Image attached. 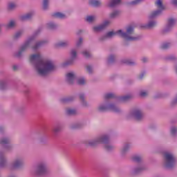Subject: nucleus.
Instances as JSON below:
<instances>
[{"instance_id": "f257e3e1", "label": "nucleus", "mask_w": 177, "mask_h": 177, "mask_svg": "<svg viewBox=\"0 0 177 177\" xmlns=\"http://www.w3.org/2000/svg\"><path fill=\"white\" fill-rule=\"evenodd\" d=\"M30 62L32 64L39 75H46L50 71L55 70L56 66L53 62L48 59H44L41 54H34L30 55Z\"/></svg>"}, {"instance_id": "f03ea898", "label": "nucleus", "mask_w": 177, "mask_h": 177, "mask_svg": "<svg viewBox=\"0 0 177 177\" xmlns=\"http://www.w3.org/2000/svg\"><path fill=\"white\" fill-rule=\"evenodd\" d=\"M133 34V27L129 26L127 28V32H123L122 30H119L116 32L110 31L108 32L105 36V38H113V37H115V35H119V37H122V38H124L125 41H138L139 37H133L132 35Z\"/></svg>"}, {"instance_id": "7ed1b4c3", "label": "nucleus", "mask_w": 177, "mask_h": 177, "mask_svg": "<svg viewBox=\"0 0 177 177\" xmlns=\"http://www.w3.org/2000/svg\"><path fill=\"white\" fill-rule=\"evenodd\" d=\"M155 5L157 6L158 10L152 12L149 16V19L151 20V19H154L155 17H157V16H160L161 15V12L162 10H164V6H162V1L161 0H157L155 3Z\"/></svg>"}, {"instance_id": "20e7f679", "label": "nucleus", "mask_w": 177, "mask_h": 177, "mask_svg": "<svg viewBox=\"0 0 177 177\" xmlns=\"http://www.w3.org/2000/svg\"><path fill=\"white\" fill-rule=\"evenodd\" d=\"M165 167L166 168H172L175 165L176 160L174 155L169 153H165Z\"/></svg>"}, {"instance_id": "39448f33", "label": "nucleus", "mask_w": 177, "mask_h": 177, "mask_svg": "<svg viewBox=\"0 0 177 177\" xmlns=\"http://www.w3.org/2000/svg\"><path fill=\"white\" fill-rule=\"evenodd\" d=\"M107 142H109V137L107 136H104L97 140L90 141L88 145H90V146H95L97 143H107Z\"/></svg>"}, {"instance_id": "423d86ee", "label": "nucleus", "mask_w": 177, "mask_h": 177, "mask_svg": "<svg viewBox=\"0 0 177 177\" xmlns=\"http://www.w3.org/2000/svg\"><path fill=\"white\" fill-rule=\"evenodd\" d=\"M109 24H110V21H105L103 24L100 25L98 26H95L93 28V30L95 32H99V31H102V30H104V28H106V26H108Z\"/></svg>"}, {"instance_id": "0eeeda50", "label": "nucleus", "mask_w": 177, "mask_h": 177, "mask_svg": "<svg viewBox=\"0 0 177 177\" xmlns=\"http://www.w3.org/2000/svg\"><path fill=\"white\" fill-rule=\"evenodd\" d=\"M32 41V39H29L28 40V41L21 47L20 50L18 52V53L17 55V56L18 57H19V56H20L21 55V53H23V52H24V50H26V49L27 48H28V46H30V44H31Z\"/></svg>"}, {"instance_id": "6e6552de", "label": "nucleus", "mask_w": 177, "mask_h": 177, "mask_svg": "<svg viewBox=\"0 0 177 177\" xmlns=\"http://www.w3.org/2000/svg\"><path fill=\"white\" fill-rule=\"evenodd\" d=\"M132 115L134 116V118H136L137 121H140V120L143 118V113L140 110L134 111L132 113Z\"/></svg>"}, {"instance_id": "1a4fd4ad", "label": "nucleus", "mask_w": 177, "mask_h": 177, "mask_svg": "<svg viewBox=\"0 0 177 177\" xmlns=\"http://www.w3.org/2000/svg\"><path fill=\"white\" fill-rule=\"evenodd\" d=\"M75 80V75L74 73H68L66 74V81L69 84H73L74 82V80Z\"/></svg>"}, {"instance_id": "9d476101", "label": "nucleus", "mask_w": 177, "mask_h": 177, "mask_svg": "<svg viewBox=\"0 0 177 177\" xmlns=\"http://www.w3.org/2000/svg\"><path fill=\"white\" fill-rule=\"evenodd\" d=\"M46 171V168L45 167V165H40L37 167V175H44Z\"/></svg>"}, {"instance_id": "9b49d317", "label": "nucleus", "mask_w": 177, "mask_h": 177, "mask_svg": "<svg viewBox=\"0 0 177 177\" xmlns=\"http://www.w3.org/2000/svg\"><path fill=\"white\" fill-rule=\"evenodd\" d=\"M120 3H121V0H111L109 6V8H114V6L120 5Z\"/></svg>"}, {"instance_id": "f8f14e48", "label": "nucleus", "mask_w": 177, "mask_h": 177, "mask_svg": "<svg viewBox=\"0 0 177 177\" xmlns=\"http://www.w3.org/2000/svg\"><path fill=\"white\" fill-rule=\"evenodd\" d=\"M88 3L91 6H100L102 5V3L97 0H91Z\"/></svg>"}, {"instance_id": "ddd939ff", "label": "nucleus", "mask_w": 177, "mask_h": 177, "mask_svg": "<svg viewBox=\"0 0 177 177\" xmlns=\"http://www.w3.org/2000/svg\"><path fill=\"white\" fill-rule=\"evenodd\" d=\"M53 17H56L57 19H65L66 15L62 12H55L53 14Z\"/></svg>"}, {"instance_id": "4468645a", "label": "nucleus", "mask_w": 177, "mask_h": 177, "mask_svg": "<svg viewBox=\"0 0 177 177\" xmlns=\"http://www.w3.org/2000/svg\"><path fill=\"white\" fill-rule=\"evenodd\" d=\"M21 165H23V160L18 159L14 162L13 167L14 168H20Z\"/></svg>"}, {"instance_id": "2eb2a0df", "label": "nucleus", "mask_w": 177, "mask_h": 177, "mask_svg": "<svg viewBox=\"0 0 177 177\" xmlns=\"http://www.w3.org/2000/svg\"><path fill=\"white\" fill-rule=\"evenodd\" d=\"M31 17H32V14L28 13L26 15L21 16V20H22V21H24L26 20H29V19H31Z\"/></svg>"}, {"instance_id": "dca6fc26", "label": "nucleus", "mask_w": 177, "mask_h": 177, "mask_svg": "<svg viewBox=\"0 0 177 177\" xmlns=\"http://www.w3.org/2000/svg\"><path fill=\"white\" fill-rule=\"evenodd\" d=\"M66 114H68V115H74L77 114V111H75V109H68L66 110Z\"/></svg>"}, {"instance_id": "f3484780", "label": "nucleus", "mask_w": 177, "mask_h": 177, "mask_svg": "<svg viewBox=\"0 0 177 177\" xmlns=\"http://www.w3.org/2000/svg\"><path fill=\"white\" fill-rule=\"evenodd\" d=\"M109 110L111 111H114L115 113H118V111H120V109L115 106L114 104H111L109 106Z\"/></svg>"}, {"instance_id": "a211bd4d", "label": "nucleus", "mask_w": 177, "mask_h": 177, "mask_svg": "<svg viewBox=\"0 0 177 177\" xmlns=\"http://www.w3.org/2000/svg\"><path fill=\"white\" fill-rule=\"evenodd\" d=\"M175 24V19H169L168 20V24H167V28H171L172 26Z\"/></svg>"}, {"instance_id": "6ab92c4d", "label": "nucleus", "mask_w": 177, "mask_h": 177, "mask_svg": "<svg viewBox=\"0 0 177 177\" xmlns=\"http://www.w3.org/2000/svg\"><path fill=\"white\" fill-rule=\"evenodd\" d=\"M68 43L66 41H60L59 43L55 44L56 48L67 46Z\"/></svg>"}, {"instance_id": "aec40b11", "label": "nucleus", "mask_w": 177, "mask_h": 177, "mask_svg": "<svg viewBox=\"0 0 177 177\" xmlns=\"http://www.w3.org/2000/svg\"><path fill=\"white\" fill-rule=\"evenodd\" d=\"M155 21H150L147 25L145 26V28H153V27H155L156 26Z\"/></svg>"}, {"instance_id": "412c9836", "label": "nucleus", "mask_w": 177, "mask_h": 177, "mask_svg": "<svg viewBox=\"0 0 177 177\" xmlns=\"http://www.w3.org/2000/svg\"><path fill=\"white\" fill-rule=\"evenodd\" d=\"M95 19V17L93 16H88L86 17V20L88 23H92V21H94Z\"/></svg>"}, {"instance_id": "4be33fe9", "label": "nucleus", "mask_w": 177, "mask_h": 177, "mask_svg": "<svg viewBox=\"0 0 177 177\" xmlns=\"http://www.w3.org/2000/svg\"><path fill=\"white\" fill-rule=\"evenodd\" d=\"M115 97V95L113 93H107L104 95V99H113Z\"/></svg>"}, {"instance_id": "5701e85b", "label": "nucleus", "mask_w": 177, "mask_h": 177, "mask_svg": "<svg viewBox=\"0 0 177 177\" xmlns=\"http://www.w3.org/2000/svg\"><path fill=\"white\" fill-rule=\"evenodd\" d=\"M48 3H49V1L48 0H44V1H43V9L44 10H46V9H48Z\"/></svg>"}, {"instance_id": "b1692460", "label": "nucleus", "mask_w": 177, "mask_h": 177, "mask_svg": "<svg viewBox=\"0 0 177 177\" xmlns=\"http://www.w3.org/2000/svg\"><path fill=\"white\" fill-rule=\"evenodd\" d=\"M131 97H132V96L125 95V96L121 97L120 100H122V102H127V100H129V99H131Z\"/></svg>"}, {"instance_id": "393cba45", "label": "nucleus", "mask_w": 177, "mask_h": 177, "mask_svg": "<svg viewBox=\"0 0 177 177\" xmlns=\"http://www.w3.org/2000/svg\"><path fill=\"white\" fill-rule=\"evenodd\" d=\"M118 15H120V12L115 11L110 15V17H111V19H114L115 17H117V16H118Z\"/></svg>"}, {"instance_id": "a878e982", "label": "nucleus", "mask_w": 177, "mask_h": 177, "mask_svg": "<svg viewBox=\"0 0 177 177\" xmlns=\"http://www.w3.org/2000/svg\"><path fill=\"white\" fill-rule=\"evenodd\" d=\"M55 133H57V132H60L62 131V127L60 126H56L53 129Z\"/></svg>"}, {"instance_id": "bb28decb", "label": "nucleus", "mask_w": 177, "mask_h": 177, "mask_svg": "<svg viewBox=\"0 0 177 177\" xmlns=\"http://www.w3.org/2000/svg\"><path fill=\"white\" fill-rule=\"evenodd\" d=\"M85 82L86 81H85V79H84V77H82L77 80L78 85H84Z\"/></svg>"}, {"instance_id": "cd10ccee", "label": "nucleus", "mask_w": 177, "mask_h": 177, "mask_svg": "<svg viewBox=\"0 0 177 177\" xmlns=\"http://www.w3.org/2000/svg\"><path fill=\"white\" fill-rule=\"evenodd\" d=\"M42 44H44V41L37 43L35 46L32 47L33 50H37V49H38V48H39Z\"/></svg>"}, {"instance_id": "c85d7f7f", "label": "nucleus", "mask_w": 177, "mask_h": 177, "mask_svg": "<svg viewBox=\"0 0 177 177\" xmlns=\"http://www.w3.org/2000/svg\"><path fill=\"white\" fill-rule=\"evenodd\" d=\"M15 23L14 22V21H10L8 24L6 26L7 28H12L13 27H15Z\"/></svg>"}, {"instance_id": "c756f323", "label": "nucleus", "mask_w": 177, "mask_h": 177, "mask_svg": "<svg viewBox=\"0 0 177 177\" xmlns=\"http://www.w3.org/2000/svg\"><path fill=\"white\" fill-rule=\"evenodd\" d=\"M71 55L73 59H75V57H77V51H75V50H72L71 52Z\"/></svg>"}, {"instance_id": "7c9ffc66", "label": "nucleus", "mask_w": 177, "mask_h": 177, "mask_svg": "<svg viewBox=\"0 0 177 177\" xmlns=\"http://www.w3.org/2000/svg\"><path fill=\"white\" fill-rule=\"evenodd\" d=\"M9 143V140L8 138H3L0 140V145H6Z\"/></svg>"}, {"instance_id": "2f4dec72", "label": "nucleus", "mask_w": 177, "mask_h": 177, "mask_svg": "<svg viewBox=\"0 0 177 177\" xmlns=\"http://www.w3.org/2000/svg\"><path fill=\"white\" fill-rule=\"evenodd\" d=\"M133 160L136 162H140V161L142 160V158H140V156H136L133 158Z\"/></svg>"}, {"instance_id": "473e14b6", "label": "nucleus", "mask_w": 177, "mask_h": 177, "mask_svg": "<svg viewBox=\"0 0 177 177\" xmlns=\"http://www.w3.org/2000/svg\"><path fill=\"white\" fill-rule=\"evenodd\" d=\"M15 8H16V4H15L14 3H10L8 5V9L10 10H12L13 9H15Z\"/></svg>"}, {"instance_id": "72a5a7b5", "label": "nucleus", "mask_w": 177, "mask_h": 177, "mask_svg": "<svg viewBox=\"0 0 177 177\" xmlns=\"http://www.w3.org/2000/svg\"><path fill=\"white\" fill-rule=\"evenodd\" d=\"M170 44L169 43H165L161 46L162 49H168L169 48Z\"/></svg>"}, {"instance_id": "f704fd0d", "label": "nucleus", "mask_w": 177, "mask_h": 177, "mask_svg": "<svg viewBox=\"0 0 177 177\" xmlns=\"http://www.w3.org/2000/svg\"><path fill=\"white\" fill-rule=\"evenodd\" d=\"M143 0H134L131 3H130V5H138V3H140V2H142Z\"/></svg>"}, {"instance_id": "c9c22d12", "label": "nucleus", "mask_w": 177, "mask_h": 177, "mask_svg": "<svg viewBox=\"0 0 177 177\" xmlns=\"http://www.w3.org/2000/svg\"><path fill=\"white\" fill-rule=\"evenodd\" d=\"M5 163V159L2 156L0 155V167H3V164Z\"/></svg>"}, {"instance_id": "e433bc0d", "label": "nucleus", "mask_w": 177, "mask_h": 177, "mask_svg": "<svg viewBox=\"0 0 177 177\" xmlns=\"http://www.w3.org/2000/svg\"><path fill=\"white\" fill-rule=\"evenodd\" d=\"M83 55L84 56V57H91V53L88 52V51H84L82 53Z\"/></svg>"}, {"instance_id": "4c0bfd02", "label": "nucleus", "mask_w": 177, "mask_h": 177, "mask_svg": "<svg viewBox=\"0 0 177 177\" xmlns=\"http://www.w3.org/2000/svg\"><path fill=\"white\" fill-rule=\"evenodd\" d=\"M98 110L100 111H106L107 110V107L104 106H101L98 108Z\"/></svg>"}, {"instance_id": "58836bf2", "label": "nucleus", "mask_w": 177, "mask_h": 177, "mask_svg": "<svg viewBox=\"0 0 177 177\" xmlns=\"http://www.w3.org/2000/svg\"><path fill=\"white\" fill-rule=\"evenodd\" d=\"M105 149H106V150H107V151H110V150H113V146L106 145L105 146Z\"/></svg>"}, {"instance_id": "ea45409f", "label": "nucleus", "mask_w": 177, "mask_h": 177, "mask_svg": "<svg viewBox=\"0 0 177 177\" xmlns=\"http://www.w3.org/2000/svg\"><path fill=\"white\" fill-rule=\"evenodd\" d=\"M140 95V96L142 97H145L147 96V92H146V91H141Z\"/></svg>"}, {"instance_id": "a19ab883", "label": "nucleus", "mask_w": 177, "mask_h": 177, "mask_svg": "<svg viewBox=\"0 0 177 177\" xmlns=\"http://www.w3.org/2000/svg\"><path fill=\"white\" fill-rule=\"evenodd\" d=\"M128 149H129V145H127L122 150V153H125L127 151V150H128Z\"/></svg>"}, {"instance_id": "79ce46f5", "label": "nucleus", "mask_w": 177, "mask_h": 177, "mask_svg": "<svg viewBox=\"0 0 177 177\" xmlns=\"http://www.w3.org/2000/svg\"><path fill=\"white\" fill-rule=\"evenodd\" d=\"M115 57L114 55H111L109 58V63H111V62H114Z\"/></svg>"}, {"instance_id": "37998d69", "label": "nucleus", "mask_w": 177, "mask_h": 177, "mask_svg": "<svg viewBox=\"0 0 177 177\" xmlns=\"http://www.w3.org/2000/svg\"><path fill=\"white\" fill-rule=\"evenodd\" d=\"M86 71H88V73H89V74H91L92 73V66H87Z\"/></svg>"}, {"instance_id": "c03bdc74", "label": "nucleus", "mask_w": 177, "mask_h": 177, "mask_svg": "<svg viewBox=\"0 0 177 177\" xmlns=\"http://www.w3.org/2000/svg\"><path fill=\"white\" fill-rule=\"evenodd\" d=\"M48 28H55L56 27V25H55L53 23H50L48 24Z\"/></svg>"}, {"instance_id": "a18cd8bd", "label": "nucleus", "mask_w": 177, "mask_h": 177, "mask_svg": "<svg viewBox=\"0 0 177 177\" xmlns=\"http://www.w3.org/2000/svg\"><path fill=\"white\" fill-rule=\"evenodd\" d=\"M177 132V129L175 127H173L171 130V135H175V133Z\"/></svg>"}, {"instance_id": "49530a36", "label": "nucleus", "mask_w": 177, "mask_h": 177, "mask_svg": "<svg viewBox=\"0 0 177 177\" xmlns=\"http://www.w3.org/2000/svg\"><path fill=\"white\" fill-rule=\"evenodd\" d=\"M124 63L126 64H129L130 66H132L133 64H134V63L133 62H131L129 60L124 61Z\"/></svg>"}, {"instance_id": "de8ad7c7", "label": "nucleus", "mask_w": 177, "mask_h": 177, "mask_svg": "<svg viewBox=\"0 0 177 177\" xmlns=\"http://www.w3.org/2000/svg\"><path fill=\"white\" fill-rule=\"evenodd\" d=\"M20 35H21V32H17L15 35V38H19Z\"/></svg>"}, {"instance_id": "09e8293b", "label": "nucleus", "mask_w": 177, "mask_h": 177, "mask_svg": "<svg viewBox=\"0 0 177 177\" xmlns=\"http://www.w3.org/2000/svg\"><path fill=\"white\" fill-rule=\"evenodd\" d=\"M81 44H82V39L80 38L77 43V46H80V45H81Z\"/></svg>"}, {"instance_id": "8fccbe9b", "label": "nucleus", "mask_w": 177, "mask_h": 177, "mask_svg": "<svg viewBox=\"0 0 177 177\" xmlns=\"http://www.w3.org/2000/svg\"><path fill=\"white\" fill-rule=\"evenodd\" d=\"M171 3L173 5H175V6H177V0H172Z\"/></svg>"}, {"instance_id": "3c124183", "label": "nucleus", "mask_w": 177, "mask_h": 177, "mask_svg": "<svg viewBox=\"0 0 177 177\" xmlns=\"http://www.w3.org/2000/svg\"><path fill=\"white\" fill-rule=\"evenodd\" d=\"M142 60L143 63H146V62H147V58L144 57V58H142Z\"/></svg>"}, {"instance_id": "603ef678", "label": "nucleus", "mask_w": 177, "mask_h": 177, "mask_svg": "<svg viewBox=\"0 0 177 177\" xmlns=\"http://www.w3.org/2000/svg\"><path fill=\"white\" fill-rule=\"evenodd\" d=\"M80 97L81 100H84V94H81L80 95Z\"/></svg>"}, {"instance_id": "864d4df0", "label": "nucleus", "mask_w": 177, "mask_h": 177, "mask_svg": "<svg viewBox=\"0 0 177 177\" xmlns=\"http://www.w3.org/2000/svg\"><path fill=\"white\" fill-rule=\"evenodd\" d=\"M143 75H145L144 73H142V75H140L139 76V79H140V80H142V79L143 78Z\"/></svg>"}, {"instance_id": "5fc2aeb1", "label": "nucleus", "mask_w": 177, "mask_h": 177, "mask_svg": "<svg viewBox=\"0 0 177 177\" xmlns=\"http://www.w3.org/2000/svg\"><path fill=\"white\" fill-rule=\"evenodd\" d=\"M12 68H13L14 71H16V70H17V66H14Z\"/></svg>"}, {"instance_id": "6e6d98bb", "label": "nucleus", "mask_w": 177, "mask_h": 177, "mask_svg": "<svg viewBox=\"0 0 177 177\" xmlns=\"http://www.w3.org/2000/svg\"><path fill=\"white\" fill-rule=\"evenodd\" d=\"M70 100H64V102H68Z\"/></svg>"}, {"instance_id": "4d7b16f0", "label": "nucleus", "mask_w": 177, "mask_h": 177, "mask_svg": "<svg viewBox=\"0 0 177 177\" xmlns=\"http://www.w3.org/2000/svg\"><path fill=\"white\" fill-rule=\"evenodd\" d=\"M0 87L2 88V84H0Z\"/></svg>"}, {"instance_id": "13d9d810", "label": "nucleus", "mask_w": 177, "mask_h": 177, "mask_svg": "<svg viewBox=\"0 0 177 177\" xmlns=\"http://www.w3.org/2000/svg\"><path fill=\"white\" fill-rule=\"evenodd\" d=\"M1 128L0 127V131H1Z\"/></svg>"}]
</instances>
